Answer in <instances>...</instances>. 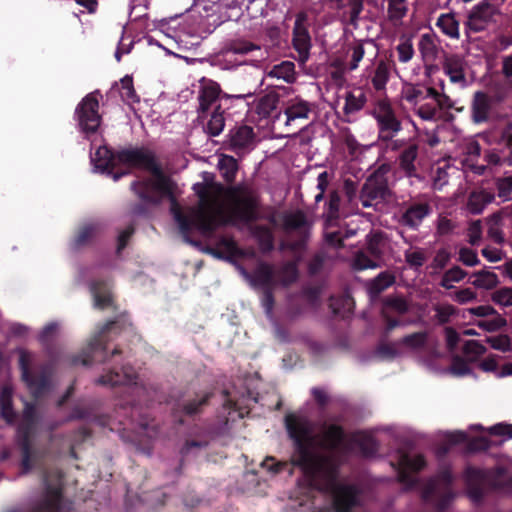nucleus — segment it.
<instances>
[{"label": "nucleus", "mask_w": 512, "mask_h": 512, "mask_svg": "<svg viewBox=\"0 0 512 512\" xmlns=\"http://www.w3.org/2000/svg\"><path fill=\"white\" fill-rule=\"evenodd\" d=\"M242 4L243 3H234L228 0H223L219 3L215 11L219 13L220 22L238 21L243 14L241 8Z\"/></svg>", "instance_id": "obj_34"}, {"label": "nucleus", "mask_w": 512, "mask_h": 512, "mask_svg": "<svg viewBox=\"0 0 512 512\" xmlns=\"http://www.w3.org/2000/svg\"><path fill=\"white\" fill-rule=\"evenodd\" d=\"M210 188L201 183L194 185V190L199 198V205L193 212L192 217L182 211L175 195L176 183L169 176L146 193L148 197H152L156 201L143 200L153 206H158L164 199H167L170 202V212L184 235L188 234L193 227L207 235L214 233L219 227L225 226L227 222L221 214L217 197L211 196Z\"/></svg>", "instance_id": "obj_2"}, {"label": "nucleus", "mask_w": 512, "mask_h": 512, "mask_svg": "<svg viewBox=\"0 0 512 512\" xmlns=\"http://www.w3.org/2000/svg\"><path fill=\"white\" fill-rule=\"evenodd\" d=\"M271 74L286 82H292L295 78V65L290 61H283L273 67Z\"/></svg>", "instance_id": "obj_56"}, {"label": "nucleus", "mask_w": 512, "mask_h": 512, "mask_svg": "<svg viewBox=\"0 0 512 512\" xmlns=\"http://www.w3.org/2000/svg\"><path fill=\"white\" fill-rule=\"evenodd\" d=\"M395 283V277L391 273L384 271L375 277L370 285V289L373 293H381L388 287Z\"/></svg>", "instance_id": "obj_57"}, {"label": "nucleus", "mask_w": 512, "mask_h": 512, "mask_svg": "<svg viewBox=\"0 0 512 512\" xmlns=\"http://www.w3.org/2000/svg\"><path fill=\"white\" fill-rule=\"evenodd\" d=\"M471 278H474L471 284L479 289L492 290L500 283L498 275L487 269L473 272Z\"/></svg>", "instance_id": "obj_35"}, {"label": "nucleus", "mask_w": 512, "mask_h": 512, "mask_svg": "<svg viewBox=\"0 0 512 512\" xmlns=\"http://www.w3.org/2000/svg\"><path fill=\"white\" fill-rule=\"evenodd\" d=\"M91 436V431L87 427H80L77 429L72 437H71V443L69 448V456L75 460L78 459V455L76 452V446L84 442L87 438Z\"/></svg>", "instance_id": "obj_61"}, {"label": "nucleus", "mask_w": 512, "mask_h": 512, "mask_svg": "<svg viewBox=\"0 0 512 512\" xmlns=\"http://www.w3.org/2000/svg\"><path fill=\"white\" fill-rule=\"evenodd\" d=\"M0 417L8 425H14L17 420V413L13 407L12 391L4 387L0 392Z\"/></svg>", "instance_id": "obj_30"}, {"label": "nucleus", "mask_w": 512, "mask_h": 512, "mask_svg": "<svg viewBox=\"0 0 512 512\" xmlns=\"http://www.w3.org/2000/svg\"><path fill=\"white\" fill-rule=\"evenodd\" d=\"M453 483V475L449 468L441 469L437 475L428 480L425 484L421 498L423 501H430L438 492V490L451 491Z\"/></svg>", "instance_id": "obj_20"}, {"label": "nucleus", "mask_w": 512, "mask_h": 512, "mask_svg": "<svg viewBox=\"0 0 512 512\" xmlns=\"http://www.w3.org/2000/svg\"><path fill=\"white\" fill-rule=\"evenodd\" d=\"M492 319H483L477 322V326L488 332H495L507 325V321L504 317H502L498 312L493 315Z\"/></svg>", "instance_id": "obj_62"}, {"label": "nucleus", "mask_w": 512, "mask_h": 512, "mask_svg": "<svg viewBox=\"0 0 512 512\" xmlns=\"http://www.w3.org/2000/svg\"><path fill=\"white\" fill-rule=\"evenodd\" d=\"M311 112V104L302 99L291 100L283 111L275 117V121H281L285 127L291 126L296 120L308 119Z\"/></svg>", "instance_id": "obj_19"}, {"label": "nucleus", "mask_w": 512, "mask_h": 512, "mask_svg": "<svg viewBox=\"0 0 512 512\" xmlns=\"http://www.w3.org/2000/svg\"><path fill=\"white\" fill-rule=\"evenodd\" d=\"M418 48L425 63H432L437 59L439 49L430 34L421 36Z\"/></svg>", "instance_id": "obj_41"}, {"label": "nucleus", "mask_w": 512, "mask_h": 512, "mask_svg": "<svg viewBox=\"0 0 512 512\" xmlns=\"http://www.w3.org/2000/svg\"><path fill=\"white\" fill-rule=\"evenodd\" d=\"M427 341L428 333L426 331H419L405 335L398 341V344L413 350H418L424 348Z\"/></svg>", "instance_id": "obj_47"}, {"label": "nucleus", "mask_w": 512, "mask_h": 512, "mask_svg": "<svg viewBox=\"0 0 512 512\" xmlns=\"http://www.w3.org/2000/svg\"><path fill=\"white\" fill-rule=\"evenodd\" d=\"M371 115L376 121L378 140L381 142L391 141L403 129L402 121L387 97L375 101Z\"/></svg>", "instance_id": "obj_9"}, {"label": "nucleus", "mask_w": 512, "mask_h": 512, "mask_svg": "<svg viewBox=\"0 0 512 512\" xmlns=\"http://www.w3.org/2000/svg\"><path fill=\"white\" fill-rule=\"evenodd\" d=\"M278 104L279 98L276 95L267 94L259 99L257 113L262 117L271 118L273 123H277L275 117L280 112L278 111Z\"/></svg>", "instance_id": "obj_36"}, {"label": "nucleus", "mask_w": 512, "mask_h": 512, "mask_svg": "<svg viewBox=\"0 0 512 512\" xmlns=\"http://www.w3.org/2000/svg\"><path fill=\"white\" fill-rule=\"evenodd\" d=\"M213 393L209 391H199L194 397L186 398L175 404L173 413L175 417H179V423L183 424L182 416L194 417L203 412L204 408L209 404Z\"/></svg>", "instance_id": "obj_14"}, {"label": "nucleus", "mask_w": 512, "mask_h": 512, "mask_svg": "<svg viewBox=\"0 0 512 512\" xmlns=\"http://www.w3.org/2000/svg\"><path fill=\"white\" fill-rule=\"evenodd\" d=\"M37 427V423L26 420L20 421L16 429V444L21 452V472L27 474L33 468H39L47 480V471L43 464L44 454L33 448L32 439Z\"/></svg>", "instance_id": "obj_6"}, {"label": "nucleus", "mask_w": 512, "mask_h": 512, "mask_svg": "<svg viewBox=\"0 0 512 512\" xmlns=\"http://www.w3.org/2000/svg\"><path fill=\"white\" fill-rule=\"evenodd\" d=\"M282 229L287 235H293V239L282 242L281 250L300 252L304 250L311 234V224L303 210L286 212L282 216Z\"/></svg>", "instance_id": "obj_7"}, {"label": "nucleus", "mask_w": 512, "mask_h": 512, "mask_svg": "<svg viewBox=\"0 0 512 512\" xmlns=\"http://www.w3.org/2000/svg\"><path fill=\"white\" fill-rule=\"evenodd\" d=\"M504 216L500 211L493 213L487 218V235L498 245L505 242L504 233L502 231V220Z\"/></svg>", "instance_id": "obj_37"}, {"label": "nucleus", "mask_w": 512, "mask_h": 512, "mask_svg": "<svg viewBox=\"0 0 512 512\" xmlns=\"http://www.w3.org/2000/svg\"><path fill=\"white\" fill-rule=\"evenodd\" d=\"M410 310L409 302L403 296H387L382 302L381 312L390 315H405Z\"/></svg>", "instance_id": "obj_33"}, {"label": "nucleus", "mask_w": 512, "mask_h": 512, "mask_svg": "<svg viewBox=\"0 0 512 512\" xmlns=\"http://www.w3.org/2000/svg\"><path fill=\"white\" fill-rule=\"evenodd\" d=\"M430 213L431 207L427 202H412L401 215L400 223L411 229H417Z\"/></svg>", "instance_id": "obj_21"}, {"label": "nucleus", "mask_w": 512, "mask_h": 512, "mask_svg": "<svg viewBox=\"0 0 512 512\" xmlns=\"http://www.w3.org/2000/svg\"><path fill=\"white\" fill-rule=\"evenodd\" d=\"M437 26L451 38L459 37V23L452 15L443 14L437 20Z\"/></svg>", "instance_id": "obj_51"}, {"label": "nucleus", "mask_w": 512, "mask_h": 512, "mask_svg": "<svg viewBox=\"0 0 512 512\" xmlns=\"http://www.w3.org/2000/svg\"><path fill=\"white\" fill-rule=\"evenodd\" d=\"M284 422L288 437L292 441L293 454L290 459V464L293 467H297L301 470V468L298 465L294 464L295 459L298 456V453L296 452L294 439L291 437L290 434V431L292 429H295L297 431L301 429L307 430L308 436H305L304 439H306V441L309 442V449H311L313 453L318 455L333 456L334 459L339 463V468L341 467L342 462L340 460L339 453L346 448L347 439V433L343 426L336 423L323 424L320 433V441L318 445L321 449L328 451L329 453H319L314 450L315 437L313 435V427L311 421L307 417L300 416L295 413H288L285 415Z\"/></svg>", "instance_id": "obj_4"}, {"label": "nucleus", "mask_w": 512, "mask_h": 512, "mask_svg": "<svg viewBox=\"0 0 512 512\" xmlns=\"http://www.w3.org/2000/svg\"><path fill=\"white\" fill-rule=\"evenodd\" d=\"M221 94L220 85L212 80L203 81L198 93V119L204 120L207 118L209 111L219 104Z\"/></svg>", "instance_id": "obj_15"}, {"label": "nucleus", "mask_w": 512, "mask_h": 512, "mask_svg": "<svg viewBox=\"0 0 512 512\" xmlns=\"http://www.w3.org/2000/svg\"><path fill=\"white\" fill-rule=\"evenodd\" d=\"M224 126V110L221 108V105H217L211 112L210 118L207 121L204 130L209 136L215 137L221 134Z\"/></svg>", "instance_id": "obj_38"}, {"label": "nucleus", "mask_w": 512, "mask_h": 512, "mask_svg": "<svg viewBox=\"0 0 512 512\" xmlns=\"http://www.w3.org/2000/svg\"><path fill=\"white\" fill-rule=\"evenodd\" d=\"M280 282L283 286H289L298 279V268L294 261L285 262L279 271Z\"/></svg>", "instance_id": "obj_54"}, {"label": "nucleus", "mask_w": 512, "mask_h": 512, "mask_svg": "<svg viewBox=\"0 0 512 512\" xmlns=\"http://www.w3.org/2000/svg\"><path fill=\"white\" fill-rule=\"evenodd\" d=\"M434 320L438 325H445L451 322L452 317L457 315V308L451 304H435Z\"/></svg>", "instance_id": "obj_49"}, {"label": "nucleus", "mask_w": 512, "mask_h": 512, "mask_svg": "<svg viewBox=\"0 0 512 512\" xmlns=\"http://www.w3.org/2000/svg\"><path fill=\"white\" fill-rule=\"evenodd\" d=\"M102 99L100 90H94L84 96L76 106L75 119L81 132L86 135L95 134L102 123V116L99 113Z\"/></svg>", "instance_id": "obj_10"}, {"label": "nucleus", "mask_w": 512, "mask_h": 512, "mask_svg": "<svg viewBox=\"0 0 512 512\" xmlns=\"http://www.w3.org/2000/svg\"><path fill=\"white\" fill-rule=\"evenodd\" d=\"M252 282L263 289L276 286L275 271L271 264L260 262L252 274Z\"/></svg>", "instance_id": "obj_27"}, {"label": "nucleus", "mask_w": 512, "mask_h": 512, "mask_svg": "<svg viewBox=\"0 0 512 512\" xmlns=\"http://www.w3.org/2000/svg\"><path fill=\"white\" fill-rule=\"evenodd\" d=\"M212 187L215 193H211V196L218 198L219 194L224 192L228 203L229 217L224 216L221 211L222 216L227 221L225 225L237 222L250 224L259 220L261 197L255 189L244 184L231 185L225 189L220 184Z\"/></svg>", "instance_id": "obj_5"}, {"label": "nucleus", "mask_w": 512, "mask_h": 512, "mask_svg": "<svg viewBox=\"0 0 512 512\" xmlns=\"http://www.w3.org/2000/svg\"><path fill=\"white\" fill-rule=\"evenodd\" d=\"M497 196L503 201H512V175L498 177L495 180Z\"/></svg>", "instance_id": "obj_55"}, {"label": "nucleus", "mask_w": 512, "mask_h": 512, "mask_svg": "<svg viewBox=\"0 0 512 512\" xmlns=\"http://www.w3.org/2000/svg\"><path fill=\"white\" fill-rule=\"evenodd\" d=\"M136 373L131 366L123 365L120 370L111 369L108 373L100 376L96 383L100 385L118 386L127 385L134 382Z\"/></svg>", "instance_id": "obj_23"}, {"label": "nucleus", "mask_w": 512, "mask_h": 512, "mask_svg": "<svg viewBox=\"0 0 512 512\" xmlns=\"http://www.w3.org/2000/svg\"><path fill=\"white\" fill-rule=\"evenodd\" d=\"M468 495L473 502L479 503L484 499V484L487 480V472L483 469L468 466L464 472Z\"/></svg>", "instance_id": "obj_16"}, {"label": "nucleus", "mask_w": 512, "mask_h": 512, "mask_svg": "<svg viewBox=\"0 0 512 512\" xmlns=\"http://www.w3.org/2000/svg\"><path fill=\"white\" fill-rule=\"evenodd\" d=\"M346 5L349 10L344 13V16L348 15V24L357 28L360 14L364 9V0H348Z\"/></svg>", "instance_id": "obj_58"}, {"label": "nucleus", "mask_w": 512, "mask_h": 512, "mask_svg": "<svg viewBox=\"0 0 512 512\" xmlns=\"http://www.w3.org/2000/svg\"><path fill=\"white\" fill-rule=\"evenodd\" d=\"M493 349L501 351L503 353L510 352L512 350L511 339L506 334H499L496 336L486 337L485 340Z\"/></svg>", "instance_id": "obj_64"}, {"label": "nucleus", "mask_w": 512, "mask_h": 512, "mask_svg": "<svg viewBox=\"0 0 512 512\" xmlns=\"http://www.w3.org/2000/svg\"><path fill=\"white\" fill-rule=\"evenodd\" d=\"M119 324V320H112L107 322L103 326L102 330L89 340L87 346L79 354L73 355L71 357V364L74 366L78 364L89 366L97 360L98 353L101 354V357L98 361L102 363L107 362L111 357L120 355L122 351L119 348H115L110 356H108L106 352V343L103 340V335L113 330L116 326H119Z\"/></svg>", "instance_id": "obj_11"}, {"label": "nucleus", "mask_w": 512, "mask_h": 512, "mask_svg": "<svg viewBox=\"0 0 512 512\" xmlns=\"http://www.w3.org/2000/svg\"><path fill=\"white\" fill-rule=\"evenodd\" d=\"M389 173V165L382 164L367 177L359 192V199L364 208L375 206L391 197Z\"/></svg>", "instance_id": "obj_8"}, {"label": "nucleus", "mask_w": 512, "mask_h": 512, "mask_svg": "<svg viewBox=\"0 0 512 512\" xmlns=\"http://www.w3.org/2000/svg\"><path fill=\"white\" fill-rule=\"evenodd\" d=\"M469 362H476L487 351L486 347L477 340H468L462 349Z\"/></svg>", "instance_id": "obj_52"}, {"label": "nucleus", "mask_w": 512, "mask_h": 512, "mask_svg": "<svg viewBox=\"0 0 512 512\" xmlns=\"http://www.w3.org/2000/svg\"><path fill=\"white\" fill-rule=\"evenodd\" d=\"M512 123H508L501 132L500 144L503 149L498 152H489L486 161L489 165L512 166Z\"/></svg>", "instance_id": "obj_17"}, {"label": "nucleus", "mask_w": 512, "mask_h": 512, "mask_svg": "<svg viewBox=\"0 0 512 512\" xmlns=\"http://www.w3.org/2000/svg\"><path fill=\"white\" fill-rule=\"evenodd\" d=\"M229 137L234 149H244L253 143L255 133L252 127L241 125L230 130Z\"/></svg>", "instance_id": "obj_28"}, {"label": "nucleus", "mask_w": 512, "mask_h": 512, "mask_svg": "<svg viewBox=\"0 0 512 512\" xmlns=\"http://www.w3.org/2000/svg\"><path fill=\"white\" fill-rule=\"evenodd\" d=\"M209 252L216 258L234 262L236 258L244 257V251L238 246L232 237H221L215 248H211Z\"/></svg>", "instance_id": "obj_22"}, {"label": "nucleus", "mask_w": 512, "mask_h": 512, "mask_svg": "<svg viewBox=\"0 0 512 512\" xmlns=\"http://www.w3.org/2000/svg\"><path fill=\"white\" fill-rule=\"evenodd\" d=\"M464 65V60L460 55L445 54L443 70L452 83L464 84L466 82Z\"/></svg>", "instance_id": "obj_26"}, {"label": "nucleus", "mask_w": 512, "mask_h": 512, "mask_svg": "<svg viewBox=\"0 0 512 512\" xmlns=\"http://www.w3.org/2000/svg\"><path fill=\"white\" fill-rule=\"evenodd\" d=\"M221 176L227 183H233L238 172V162L232 156L224 155L218 163Z\"/></svg>", "instance_id": "obj_44"}, {"label": "nucleus", "mask_w": 512, "mask_h": 512, "mask_svg": "<svg viewBox=\"0 0 512 512\" xmlns=\"http://www.w3.org/2000/svg\"><path fill=\"white\" fill-rule=\"evenodd\" d=\"M353 298L350 295L331 296L329 299V307L334 315L345 316L350 313L353 306Z\"/></svg>", "instance_id": "obj_46"}, {"label": "nucleus", "mask_w": 512, "mask_h": 512, "mask_svg": "<svg viewBox=\"0 0 512 512\" xmlns=\"http://www.w3.org/2000/svg\"><path fill=\"white\" fill-rule=\"evenodd\" d=\"M419 146L416 143H409L403 148L397 157L400 170L408 178L418 177L416 160L418 158Z\"/></svg>", "instance_id": "obj_24"}, {"label": "nucleus", "mask_w": 512, "mask_h": 512, "mask_svg": "<svg viewBox=\"0 0 512 512\" xmlns=\"http://www.w3.org/2000/svg\"><path fill=\"white\" fill-rule=\"evenodd\" d=\"M494 199L495 194L489 191H474L468 198L467 206L472 214H480L488 204L494 201Z\"/></svg>", "instance_id": "obj_32"}, {"label": "nucleus", "mask_w": 512, "mask_h": 512, "mask_svg": "<svg viewBox=\"0 0 512 512\" xmlns=\"http://www.w3.org/2000/svg\"><path fill=\"white\" fill-rule=\"evenodd\" d=\"M119 93L122 101L128 105L140 102V98L137 95L133 85V78L130 75H125L120 80Z\"/></svg>", "instance_id": "obj_45"}, {"label": "nucleus", "mask_w": 512, "mask_h": 512, "mask_svg": "<svg viewBox=\"0 0 512 512\" xmlns=\"http://www.w3.org/2000/svg\"><path fill=\"white\" fill-rule=\"evenodd\" d=\"M99 227L96 224H86L80 227L73 239L72 246L79 249L88 245L98 234Z\"/></svg>", "instance_id": "obj_42"}, {"label": "nucleus", "mask_w": 512, "mask_h": 512, "mask_svg": "<svg viewBox=\"0 0 512 512\" xmlns=\"http://www.w3.org/2000/svg\"><path fill=\"white\" fill-rule=\"evenodd\" d=\"M367 103V95L362 89L349 91L345 95V104L343 112L345 115H351L362 110Z\"/></svg>", "instance_id": "obj_31"}, {"label": "nucleus", "mask_w": 512, "mask_h": 512, "mask_svg": "<svg viewBox=\"0 0 512 512\" xmlns=\"http://www.w3.org/2000/svg\"><path fill=\"white\" fill-rule=\"evenodd\" d=\"M390 63L380 60L375 68L371 83L376 91H383L390 78Z\"/></svg>", "instance_id": "obj_39"}, {"label": "nucleus", "mask_w": 512, "mask_h": 512, "mask_svg": "<svg viewBox=\"0 0 512 512\" xmlns=\"http://www.w3.org/2000/svg\"><path fill=\"white\" fill-rule=\"evenodd\" d=\"M400 463L404 468L409 469L411 472H419L426 467V459L422 454H418L414 457L404 454L401 457Z\"/></svg>", "instance_id": "obj_63"}, {"label": "nucleus", "mask_w": 512, "mask_h": 512, "mask_svg": "<svg viewBox=\"0 0 512 512\" xmlns=\"http://www.w3.org/2000/svg\"><path fill=\"white\" fill-rule=\"evenodd\" d=\"M226 49L228 52L239 55H247L253 51H259L261 48L258 44L248 41L243 38L231 40Z\"/></svg>", "instance_id": "obj_48"}, {"label": "nucleus", "mask_w": 512, "mask_h": 512, "mask_svg": "<svg viewBox=\"0 0 512 512\" xmlns=\"http://www.w3.org/2000/svg\"><path fill=\"white\" fill-rule=\"evenodd\" d=\"M491 300L502 307H512V287H500L491 294Z\"/></svg>", "instance_id": "obj_60"}, {"label": "nucleus", "mask_w": 512, "mask_h": 512, "mask_svg": "<svg viewBox=\"0 0 512 512\" xmlns=\"http://www.w3.org/2000/svg\"><path fill=\"white\" fill-rule=\"evenodd\" d=\"M90 291L94 298V305L98 309H106L112 305V295L108 279H94L90 282Z\"/></svg>", "instance_id": "obj_25"}, {"label": "nucleus", "mask_w": 512, "mask_h": 512, "mask_svg": "<svg viewBox=\"0 0 512 512\" xmlns=\"http://www.w3.org/2000/svg\"><path fill=\"white\" fill-rule=\"evenodd\" d=\"M255 235L263 253H269L274 249V236L268 227L258 226Z\"/></svg>", "instance_id": "obj_50"}, {"label": "nucleus", "mask_w": 512, "mask_h": 512, "mask_svg": "<svg viewBox=\"0 0 512 512\" xmlns=\"http://www.w3.org/2000/svg\"><path fill=\"white\" fill-rule=\"evenodd\" d=\"M416 114L425 121L449 120L453 119L450 113H443L439 111L436 105L425 103L416 109Z\"/></svg>", "instance_id": "obj_43"}, {"label": "nucleus", "mask_w": 512, "mask_h": 512, "mask_svg": "<svg viewBox=\"0 0 512 512\" xmlns=\"http://www.w3.org/2000/svg\"><path fill=\"white\" fill-rule=\"evenodd\" d=\"M380 316L384 322L382 337L385 339L389 337V335L395 328L406 326V325L412 323V321H402L398 318L393 317V315H390L388 313H384L381 311H380Z\"/></svg>", "instance_id": "obj_59"}, {"label": "nucleus", "mask_w": 512, "mask_h": 512, "mask_svg": "<svg viewBox=\"0 0 512 512\" xmlns=\"http://www.w3.org/2000/svg\"><path fill=\"white\" fill-rule=\"evenodd\" d=\"M309 26L308 14L305 11L298 12L292 30V46L298 53V61L302 64L308 61L312 48Z\"/></svg>", "instance_id": "obj_12"}, {"label": "nucleus", "mask_w": 512, "mask_h": 512, "mask_svg": "<svg viewBox=\"0 0 512 512\" xmlns=\"http://www.w3.org/2000/svg\"><path fill=\"white\" fill-rule=\"evenodd\" d=\"M95 161L97 168L112 176L114 181H118L123 176L129 174L128 169L115 171L117 164H123L128 168H137L151 173L152 177L135 180L130 185L131 190L141 199L155 201L154 198L148 197L146 193L168 177L164 173L154 152L145 147L113 150L106 146H101L95 153Z\"/></svg>", "instance_id": "obj_3"}, {"label": "nucleus", "mask_w": 512, "mask_h": 512, "mask_svg": "<svg viewBox=\"0 0 512 512\" xmlns=\"http://www.w3.org/2000/svg\"><path fill=\"white\" fill-rule=\"evenodd\" d=\"M494 99L488 93L477 91L471 103V120L475 124L488 122L492 117Z\"/></svg>", "instance_id": "obj_18"}, {"label": "nucleus", "mask_w": 512, "mask_h": 512, "mask_svg": "<svg viewBox=\"0 0 512 512\" xmlns=\"http://www.w3.org/2000/svg\"><path fill=\"white\" fill-rule=\"evenodd\" d=\"M497 15H501L500 4L495 0H482L470 11L468 25L473 31H482Z\"/></svg>", "instance_id": "obj_13"}, {"label": "nucleus", "mask_w": 512, "mask_h": 512, "mask_svg": "<svg viewBox=\"0 0 512 512\" xmlns=\"http://www.w3.org/2000/svg\"><path fill=\"white\" fill-rule=\"evenodd\" d=\"M377 261V259L371 257L367 252L358 251L353 258L352 267L354 270L357 271H362L365 269H374L379 267Z\"/></svg>", "instance_id": "obj_53"}, {"label": "nucleus", "mask_w": 512, "mask_h": 512, "mask_svg": "<svg viewBox=\"0 0 512 512\" xmlns=\"http://www.w3.org/2000/svg\"><path fill=\"white\" fill-rule=\"evenodd\" d=\"M19 368L21 371V378L27 384V386L42 387L44 385L45 378L42 376L38 379L31 371V354L28 351H20Z\"/></svg>", "instance_id": "obj_29"}, {"label": "nucleus", "mask_w": 512, "mask_h": 512, "mask_svg": "<svg viewBox=\"0 0 512 512\" xmlns=\"http://www.w3.org/2000/svg\"><path fill=\"white\" fill-rule=\"evenodd\" d=\"M387 3V18L390 22L398 24L408 13L407 0H383Z\"/></svg>", "instance_id": "obj_40"}, {"label": "nucleus", "mask_w": 512, "mask_h": 512, "mask_svg": "<svg viewBox=\"0 0 512 512\" xmlns=\"http://www.w3.org/2000/svg\"><path fill=\"white\" fill-rule=\"evenodd\" d=\"M298 453L294 464L301 468L303 475L313 482L319 490L333 496L335 512H352L359 505L360 490L354 484L339 482V463L333 456L318 455L309 449V442L304 439L308 431L301 429L290 431Z\"/></svg>", "instance_id": "obj_1"}]
</instances>
